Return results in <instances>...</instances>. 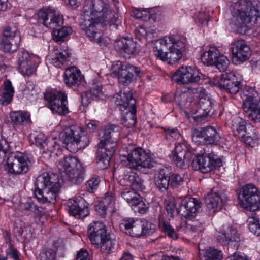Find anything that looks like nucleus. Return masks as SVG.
Listing matches in <instances>:
<instances>
[{"mask_svg": "<svg viewBox=\"0 0 260 260\" xmlns=\"http://www.w3.org/2000/svg\"><path fill=\"white\" fill-rule=\"evenodd\" d=\"M195 105L192 111V117L197 122H202L206 117L212 116L214 113L213 103L209 98H201L196 102Z\"/></svg>", "mask_w": 260, "mask_h": 260, "instance_id": "obj_18", "label": "nucleus"}, {"mask_svg": "<svg viewBox=\"0 0 260 260\" xmlns=\"http://www.w3.org/2000/svg\"><path fill=\"white\" fill-rule=\"evenodd\" d=\"M217 240L222 245H225L231 242L239 241V236L234 228L223 226L222 231L217 236Z\"/></svg>", "mask_w": 260, "mask_h": 260, "instance_id": "obj_30", "label": "nucleus"}, {"mask_svg": "<svg viewBox=\"0 0 260 260\" xmlns=\"http://www.w3.org/2000/svg\"><path fill=\"white\" fill-rule=\"evenodd\" d=\"M243 105V110L249 120L260 123V95L253 89Z\"/></svg>", "mask_w": 260, "mask_h": 260, "instance_id": "obj_11", "label": "nucleus"}, {"mask_svg": "<svg viewBox=\"0 0 260 260\" xmlns=\"http://www.w3.org/2000/svg\"><path fill=\"white\" fill-rule=\"evenodd\" d=\"M89 204L80 197L68 200L66 209L70 215L76 218H84L89 214Z\"/></svg>", "mask_w": 260, "mask_h": 260, "instance_id": "obj_17", "label": "nucleus"}, {"mask_svg": "<svg viewBox=\"0 0 260 260\" xmlns=\"http://www.w3.org/2000/svg\"><path fill=\"white\" fill-rule=\"evenodd\" d=\"M44 95L48 103V107L54 113L66 115L69 112L67 96L63 91L47 89Z\"/></svg>", "mask_w": 260, "mask_h": 260, "instance_id": "obj_9", "label": "nucleus"}, {"mask_svg": "<svg viewBox=\"0 0 260 260\" xmlns=\"http://www.w3.org/2000/svg\"><path fill=\"white\" fill-rule=\"evenodd\" d=\"M120 157L122 161L126 158L127 165L131 168L141 169L142 168H151L155 162L149 152L140 147L133 145L123 146L120 151Z\"/></svg>", "mask_w": 260, "mask_h": 260, "instance_id": "obj_5", "label": "nucleus"}, {"mask_svg": "<svg viewBox=\"0 0 260 260\" xmlns=\"http://www.w3.org/2000/svg\"><path fill=\"white\" fill-rule=\"evenodd\" d=\"M82 15L98 18L109 24L115 28L121 24V19L117 14L116 15L106 7L102 0H85L82 10Z\"/></svg>", "mask_w": 260, "mask_h": 260, "instance_id": "obj_6", "label": "nucleus"}, {"mask_svg": "<svg viewBox=\"0 0 260 260\" xmlns=\"http://www.w3.org/2000/svg\"><path fill=\"white\" fill-rule=\"evenodd\" d=\"M45 146L46 149H43L44 152L48 153L50 157L57 155L58 151L60 149V145L54 139L47 140Z\"/></svg>", "mask_w": 260, "mask_h": 260, "instance_id": "obj_48", "label": "nucleus"}, {"mask_svg": "<svg viewBox=\"0 0 260 260\" xmlns=\"http://www.w3.org/2000/svg\"><path fill=\"white\" fill-rule=\"evenodd\" d=\"M88 236L92 244L98 246L108 235L104 225L99 222H93L88 228Z\"/></svg>", "mask_w": 260, "mask_h": 260, "instance_id": "obj_24", "label": "nucleus"}, {"mask_svg": "<svg viewBox=\"0 0 260 260\" xmlns=\"http://www.w3.org/2000/svg\"><path fill=\"white\" fill-rule=\"evenodd\" d=\"M9 145L7 140L5 139L0 140V163L2 162L6 157V154Z\"/></svg>", "mask_w": 260, "mask_h": 260, "instance_id": "obj_59", "label": "nucleus"}, {"mask_svg": "<svg viewBox=\"0 0 260 260\" xmlns=\"http://www.w3.org/2000/svg\"><path fill=\"white\" fill-rule=\"evenodd\" d=\"M56 252L52 249L42 251L39 255L40 260H56Z\"/></svg>", "mask_w": 260, "mask_h": 260, "instance_id": "obj_57", "label": "nucleus"}, {"mask_svg": "<svg viewBox=\"0 0 260 260\" xmlns=\"http://www.w3.org/2000/svg\"><path fill=\"white\" fill-rule=\"evenodd\" d=\"M72 31V29L71 27H63L60 29L56 28L53 31L54 39L56 42H62Z\"/></svg>", "mask_w": 260, "mask_h": 260, "instance_id": "obj_50", "label": "nucleus"}, {"mask_svg": "<svg viewBox=\"0 0 260 260\" xmlns=\"http://www.w3.org/2000/svg\"><path fill=\"white\" fill-rule=\"evenodd\" d=\"M102 23L105 22L98 18L91 16L82 15L81 26L86 35L90 38L95 39L100 37V27Z\"/></svg>", "mask_w": 260, "mask_h": 260, "instance_id": "obj_20", "label": "nucleus"}, {"mask_svg": "<svg viewBox=\"0 0 260 260\" xmlns=\"http://www.w3.org/2000/svg\"><path fill=\"white\" fill-rule=\"evenodd\" d=\"M37 56L26 51H22L19 54L18 69L24 76H29L35 72Z\"/></svg>", "mask_w": 260, "mask_h": 260, "instance_id": "obj_22", "label": "nucleus"}, {"mask_svg": "<svg viewBox=\"0 0 260 260\" xmlns=\"http://www.w3.org/2000/svg\"><path fill=\"white\" fill-rule=\"evenodd\" d=\"M116 244V240L113 235L108 234L107 237L104 239L100 245L98 246L100 251L105 254L110 253Z\"/></svg>", "mask_w": 260, "mask_h": 260, "instance_id": "obj_44", "label": "nucleus"}, {"mask_svg": "<svg viewBox=\"0 0 260 260\" xmlns=\"http://www.w3.org/2000/svg\"><path fill=\"white\" fill-rule=\"evenodd\" d=\"M204 229V226L203 223L196 221H188L181 227L180 231L188 236H192L193 234L201 232Z\"/></svg>", "mask_w": 260, "mask_h": 260, "instance_id": "obj_39", "label": "nucleus"}, {"mask_svg": "<svg viewBox=\"0 0 260 260\" xmlns=\"http://www.w3.org/2000/svg\"><path fill=\"white\" fill-rule=\"evenodd\" d=\"M125 110L126 112L122 119V123L125 126L131 127L136 124L137 121L136 106L128 108Z\"/></svg>", "mask_w": 260, "mask_h": 260, "instance_id": "obj_45", "label": "nucleus"}, {"mask_svg": "<svg viewBox=\"0 0 260 260\" xmlns=\"http://www.w3.org/2000/svg\"><path fill=\"white\" fill-rule=\"evenodd\" d=\"M217 49L215 47H210L207 51L204 52L201 56V60L207 66H213L219 56Z\"/></svg>", "mask_w": 260, "mask_h": 260, "instance_id": "obj_43", "label": "nucleus"}, {"mask_svg": "<svg viewBox=\"0 0 260 260\" xmlns=\"http://www.w3.org/2000/svg\"><path fill=\"white\" fill-rule=\"evenodd\" d=\"M141 230L143 236L150 235L155 231V225L147 221H141Z\"/></svg>", "mask_w": 260, "mask_h": 260, "instance_id": "obj_55", "label": "nucleus"}, {"mask_svg": "<svg viewBox=\"0 0 260 260\" xmlns=\"http://www.w3.org/2000/svg\"><path fill=\"white\" fill-rule=\"evenodd\" d=\"M35 186V196L42 203L55 200L60 189L58 177L55 174L47 172L36 178Z\"/></svg>", "mask_w": 260, "mask_h": 260, "instance_id": "obj_4", "label": "nucleus"}, {"mask_svg": "<svg viewBox=\"0 0 260 260\" xmlns=\"http://www.w3.org/2000/svg\"><path fill=\"white\" fill-rule=\"evenodd\" d=\"M176 209V205L174 201H170L167 203L166 206V209L167 212L169 219L173 218L174 217V213Z\"/></svg>", "mask_w": 260, "mask_h": 260, "instance_id": "obj_64", "label": "nucleus"}, {"mask_svg": "<svg viewBox=\"0 0 260 260\" xmlns=\"http://www.w3.org/2000/svg\"><path fill=\"white\" fill-rule=\"evenodd\" d=\"M205 200L207 208L211 213H214L221 204L226 202L227 197L216 189L213 188L205 197Z\"/></svg>", "mask_w": 260, "mask_h": 260, "instance_id": "obj_25", "label": "nucleus"}, {"mask_svg": "<svg viewBox=\"0 0 260 260\" xmlns=\"http://www.w3.org/2000/svg\"><path fill=\"white\" fill-rule=\"evenodd\" d=\"M20 40L3 38L0 42V49L6 53H13L19 47Z\"/></svg>", "mask_w": 260, "mask_h": 260, "instance_id": "obj_40", "label": "nucleus"}, {"mask_svg": "<svg viewBox=\"0 0 260 260\" xmlns=\"http://www.w3.org/2000/svg\"><path fill=\"white\" fill-rule=\"evenodd\" d=\"M169 45L168 37H165L155 42L153 47L154 54L157 59L162 61H168V52L163 51V47H168Z\"/></svg>", "mask_w": 260, "mask_h": 260, "instance_id": "obj_36", "label": "nucleus"}, {"mask_svg": "<svg viewBox=\"0 0 260 260\" xmlns=\"http://www.w3.org/2000/svg\"><path fill=\"white\" fill-rule=\"evenodd\" d=\"M60 177L75 184H79L84 180V170L78 159L75 157H64L60 162Z\"/></svg>", "mask_w": 260, "mask_h": 260, "instance_id": "obj_7", "label": "nucleus"}, {"mask_svg": "<svg viewBox=\"0 0 260 260\" xmlns=\"http://www.w3.org/2000/svg\"><path fill=\"white\" fill-rule=\"evenodd\" d=\"M64 82L68 87H78L83 85L84 80L80 71L75 67L68 68L64 73Z\"/></svg>", "mask_w": 260, "mask_h": 260, "instance_id": "obj_27", "label": "nucleus"}, {"mask_svg": "<svg viewBox=\"0 0 260 260\" xmlns=\"http://www.w3.org/2000/svg\"><path fill=\"white\" fill-rule=\"evenodd\" d=\"M121 232L133 237L142 236L141 221L134 218L124 219L119 225Z\"/></svg>", "mask_w": 260, "mask_h": 260, "instance_id": "obj_26", "label": "nucleus"}, {"mask_svg": "<svg viewBox=\"0 0 260 260\" xmlns=\"http://www.w3.org/2000/svg\"><path fill=\"white\" fill-rule=\"evenodd\" d=\"M127 180L132 189L135 190L142 188L143 180L138 175L135 174H130L127 177Z\"/></svg>", "mask_w": 260, "mask_h": 260, "instance_id": "obj_52", "label": "nucleus"}, {"mask_svg": "<svg viewBox=\"0 0 260 260\" xmlns=\"http://www.w3.org/2000/svg\"><path fill=\"white\" fill-rule=\"evenodd\" d=\"M81 102L84 107H87L93 100V96L88 91L84 92L81 94Z\"/></svg>", "mask_w": 260, "mask_h": 260, "instance_id": "obj_62", "label": "nucleus"}, {"mask_svg": "<svg viewBox=\"0 0 260 260\" xmlns=\"http://www.w3.org/2000/svg\"><path fill=\"white\" fill-rule=\"evenodd\" d=\"M54 57L51 59V63L57 68H60L63 65L70 56L68 51L65 50L61 51L55 50H54Z\"/></svg>", "mask_w": 260, "mask_h": 260, "instance_id": "obj_42", "label": "nucleus"}, {"mask_svg": "<svg viewBox=\"0 0 260 260\" xmlns=\"http://www.w3.org/2000/svg\"><path fill=\"white\" fill-rule=\"evenodd\" d=\"M115 98L116 104L121 107V110H123L122 108L127 109L128 108L136 106V100L129 90L120 91L116 94Z\"/></svg>", "mask_w": 260, "mask_h": 260, "instance_id": "obj_31", "label": "nucleus"}, {"mask_svg": "<svg viewBox=\"0 0 260 260\" xmlns=\"http://www.w3.org/2000/svg\"><path fill=\"white\" fill-rule=\"evenodd\" d=\"M35 143L37 146H39L43 149H45V144L46 142L45 136L42 133H39L35 137Z\"/></svg>", "mask_w": 260, "mask_h": 260, "instance_id": "obj_60", "label": "nucleus"}, {"mask_svg": "<svg viewBox=\"0 0 260 260\" xmlns=\"http://www.w3.org/2000/svg\"><path fill=\"white\" fill-rule=\"evenodd\" d=\"M202 74L196 68L190 66L180 68L172 77V80L180 84L198 83Z\"/></svg>", "mask_w": 260, "mask_h": 260, "instance_id": "obj_13", "label": "nucleus"}, {"mask_svg": "<svg viewBox=\"0 0 260 260\" xmlns=\"http://www.w3.org/2000/svg\"><path fill=\"white\" fill-rule=\"evenodd\" d=\"M231 128L235 136L239 139L243 137L247 132V125L246 121L240 117L234 118L232 121Z\"/></svg>", "mask_w": 260, "mask_h": 260, "instance_id": "obj_37", "label": "nucleus"}, {"mask_svg": "<svg viewBox=\"0 0 260 260\" xmlns=\"http://www.w3.org/2000/svg\"><path fill=\"white\" fill-rule=\"evenodd\" d=\"M175 100L178 103V106L181 109L189 110L192 113V111L195 108L196 101H192L190 98H188V95L185 93H181L178 95H176Z\"/></svg>", "mask_w": 260, "mask_h": 260, "instance_id": "obj_38", "label": "nucleus"}, {"mask_svg": "<svg viewBox=\"0 0 260 260\" xmlns=\"http://www.w3.org/2000/svg\"><path fill=\"white\" fill-rule=\"evenodd\" d=\"M39 20L53 30L63 25L62 16L50 8H43L38 13Z\"/></svg>", "mask_w": 260, "mask_h": 260, "instance_id": "obj_15", "label": "nucleus"}, {"mask_svg": "<svg viewBox=\"0 0 260 260\" xmlns=\"http://www.w3.org/2000/svg\"><path fill=\"white\" fill-rule=\"evenodd\" d=\"M240 139L241 141L245 143L246 145L254 147L258 143L259 140L258 134L256 129L252 125L248 124L247 132H246L243 137H241Z\"/></svg>", "mask_w": 260, "mask_h": 260, "instance_id": "obj_34", "label": "nucleus"}, {"mask_svg": "<svg viewBox=\"0 0 260 260\" xmlns=\"http://www.w3.org/2000/svg\"><path fill=\"white\" fill-rule=\"evenodd\" d=\"M102 88V87L100 83H94L92 87H91L90 91L88 92L91 93L92 96H94L96 98L100 97L103 94Z\"/></svg>", "mask_w": 260, "mask_h": 260, "instance_id": "obj_61", "label": "nucleus"}, {"mask_svg": "<svg viewBox=\"0 0 260 260\" xmlns=\"http://www.w3.org/2000/svg\"><path fill=\"white\" fill-rule=\"evenodd\" d=\"M136 208L137 211L141 214H144L148 210V206L143 201H141V197H139L138 203L133 205Z\"/></svg>", "mask_w": 260, "mask_h": 260, "instance_id": "obj_63", "label": "nucleus"}, {"mask_svg": "<svg viewBox=\"0 0 260 260\" xmlns=\"http://www.w3.org/2000/svg\"><path fill=\"white\" fill-rule=\"evenodd\" d=\"M203 134H204V141L206 144L216 145L220 140L219 135L213 127H205V132Z\"/></svg>", "mask_w": 260, "mask_h": 260, "instance_id": "obj_41", "label": "nucleus"}, {"mask_svg": "<svg viewBox=\"0 0 260 260\" xmlns=\"http://www.w3.org/2000/svg\"><path fill=\"white\" fill-rule=\"evenodd\" d=\"M3 38L20 40V34L18 29L15 26H7L3 33Z\"/></svg>", "mask_w": 260, "mask_h": 260, "instance_id": "obj_51", "label": "nucleus"}, {"mask_svg": "<svg viewBox=\"0 0 260 260\" xmlns=\"http://www.w3.org/2000/svg\"><path fill=\"white\" fill-rule=\"evenodd\" d=\"M168 40L169 44H171L169 46L168 61L169 63L173 64L182 58L186 46V40L184 38H181L174 35L168 37Z\"/></svg>", "mask_w": 260, "mask_h": 260, "instance_id": "obj_16", "label": "nucleus"}, {"mask_svg": "<svg viewBox=\"0 0 260 260\" xmlns=\"http://www.w3.org/2000/svg\"><path fill=\"white\" fill-rule=\"evenodd\" d=\"M243 6L237 15L233 16L230 24L234 31L248 35L251 28L260 27V1H247Z\"/></svg>", "mask_w": 260, "mask_h": 260, "instance_id": "obj_2", "label": "nucleus"}, {"mask_svg": "<svg viewBox=\"0 0 260 260\" xmlns=\"http://www.w3.org/2000/svg\"><path fill=\"white\" fill-rule=\"evenodd\" d=\"M118 135V127L114 125L106 127L100 134V142L96 151V163L100 169H105L109 166L111 158L116 149L115 137Z\"/></svg>", "mask_w": 260, "mask_h": 260, "instance_id": "obj_3", "label": "nucleus"}, {"mask_svg": "<svg viewBox=\"0 0 260 260\" xmlns=\"http://www.w3.org/2000/svg\"><path fill=\"white\" fill-rule=\"evenodd\" d=\"M114 45L117 51L128 55L134 54L138 52V45L133 39L121 38L116 40Z\"/></svg>", "mask_w": 260, "mask_h": 260, "instance_id": "obj_29", "label": "nucleus"}, {"mask_svg": "<svg viewBox=\"0 0 260 260\" xmlns=\"http://www.w3.org/2000/svg\"><path fill=\"white\" fill-rule=\"evenodd\" d=\"M203 257L204 260H221L223 253L221 250L210 247L205 249Z\"/></svg>", "mask_w": 260, "mask_h": 260, "instance_id": "obj_46", "label": "nucleus"}, {"mask_svg": "<svg viewBox=\"0 0 260 260\" xmlns=\"http://www.w3.org/2000/svg\"><path fill=\"white\" fill-rule=\"evenodd\" d=\"M14 93V89L11 82L6 79L2 85V89L0 94V104L3 106H7L12 101Z\"/></svg>", "mask_w": 260, "mask_h": 260, "instance_id": "obj_32", "label": "nucleus"}, {"mask_svg": "<svg viewBox=\"0 0 260 260\" xmlns=\"http://www.w3.org/2000/svg\"><path fill=\"white\" fill-rule=\"evenodd\" d=\"M171 170L170 168H160L155 174L154 183L156 188L161 192L167 190L170 185V178Z\"/></svg>", "mask_w": 260, "mask_h": 260, "instance_id": "obj_28", "label": "nucleus"}, {"mask_svg": "<svg viewBox=\"0 0 260 260\" xmlns=\"http://www.w3.org/2000/svg\"><path fill=\"white\" fill-rule=\"evenodd\" d=\"M100 182V177L95 176L90 179L86 184V187L88 191L92 192L96 189Z\"/></svg>", "mask_w": 260, "mask_h": 260, "instance_id": "obj_56", "label": "nucleus"}, {"mask_svg": "<svg viewBox=\"0 0 260 260\" xmlns=\"http://www.w3.org/2000/svg\"><path fill=\"white\" fill-rule=\"evenodd\" d=\"M115 204V198L112 194L107 193L96 206V210L102 216H105L108 208H113Z\"/></svg>", "mask_w": 260, "mask_h": 260, "instance_id": "obj_33", "label": "nucleus"}, {"mask_svg": "<svg viewBox=\"0 0 260 260\" xmlns=\"http://www.w3.org/2000/svg\"><path fill=\"white\" fill-rule=\"evenodd\" d=\"M215 86L230 94L237 93L241 88L240 83L232 72H224L213 81Z\"/></svg>", "mask_w": 260, "mask_h": 260, "instance_id": "obj_14", "label": "nucleus"}, {"mask_svg": "<svg viewBox=\"0 0 260 260\" xmlns=\"http://www.w3.org/2000/svg\"><path fill=\"white\" fill-rule=\"evenodd\" d=\"M159 228L160 230L166 234L170 238L176 239L177 238V234L170 224L165 221L159 222Z\"/></svg>", "mask_w": 260, "mask_h": 260, "instance_id": "obj_53", "label": "nucleus"}, {"mask_svg": "<svg viewBox=\"0 0 260 260\" xmlns=\"http://www.w3.org/2000/svg\"><path fill=\"white\" fill-rule=\"evenodd\" d=\"M22 211H30L34 213L35 217H40L43 215V212L39 207L34 202H27L21 204Z\"/></svg>", "mask_w": 260, "mask_h": 260, "instance_id": "obj_49", "label": "nucleus"}, {"mask_svg": "<svg viewBox=\"0 0 260 260\" xmlns=\"http://www.w3.org/2000/svg\"><path fill=\"white\" fill-rule=\"evenodd\" d=\"M200 201L193 198L184 199L179 204V207L176 208L178 214L188 219L195 217L197 213L201 208Z\"/></svg>", "mask_w": 260, "mask_h": 260, "instance_id": "obj_19", "label": "nucleus"}, {"mask_svg": "<svg viewBox=\"0 0 260 260\" xmlns=\"http://www.w3.org/2000/svg\"><path fill=\"white\" fill-rule=\"evenodd\" d=\"M6 169L14 175L26 173L29 170L27 157L21 152L10 154L7 158Z\"/></svg>", "mask_w": 260, "mask_h": 260, "instance_id": "obj_12", "label": "nucleus"}, {"mask_svg": "<svg viewBox=\"0 0 260 260\" xmlns=\"http://www.w3.org/2000/svg\"><path fill=\"white\" fill-rule=\"evenodd\" d=\"M240 205L250 211L260 210V191L252 184L243 186L238 193Z\"/></svg>", "mask_w": 260, "mask_h": 260, "instance_id": "obj_8", "label": "nucleus"}, {"mask_svg": "<svg viewBox=\"0 0 260 260\" xmlns=\"http://www.w3.org/2000/svg\"><path fill=\"white\" fill-rule=\"evenodd\" d=\"M10 118L11 122L15 125H25L30 122L29 113L23 111L11 112Z\"/></svg>", "mask_w": 260, "mask_h": 260, "instance_id": "obj_35", "label": "nucleus"}, {"mask_svg": "<svg viewBox=\"0 0 260 260\" xmlns=\"http://www.w3.org/2000/svg\"><path fill=\"white\" fill-rule=\"evenodd\" d=\"M63 143L66 145H78L80 143L86 144L88 138L86 133L79 126L73 125L65 129L62 134Z\"/></svg>", "mask_w": 260, "mask_h": 260, "instance_id": "obj_23", "label": "nucleus"}, {"mask_svg": "<svg viewBox=\"0 0 260 260\" xmlns=\"http://www.w3.org/2000/svg\"><path fill=\"white\" fill-rule=\"evenodd\" d=\"M232 60L234 64H240L248 60L251 55L250 47L244 40H237L232 44Z\"/></svg>", "mask_w": 260, "mask_h": 260, "instance_id": "obj_21", "label": "nucleus"}, {"mask_svg": "<svg viewBox=\"0 0 260 260\" xmlns=\"http://www.w3.org/2000/svg\"><path fill=\"white\" fill-rule=\"evenodd\" d=\"M193 154L186 146L182 143L175 145L170 157L177 167L186 169L190 164L194 170H200L203 173H207L222 165L221 159L213 153L199 154L193 158Z\"/></svg>", "mask_w": 260, "mask_h": 260, "instance_id": "obj_1", "label": "nucleus"}, {"mask_svg": "<svg viewBox=\"0 0 260 260\" xmlns=\"http://www.w3.org/2000/svg\"><path fill=\"white\" fill-rule=\"evenodd\" d=\"M121 197L132 206L138 203L140 195L133 189H125L121 193Z\"/></svg>", "mask_w": 260, "mask_h": 260, "instance_id": "obj_47", "label": "nucleus"}, {"mask_svg": "<svg viewBox=\"0 0 260 260\" xmlns=\"http://www.w3.org/2000/svg\"><path fill=\"white\" fill-rule=\"evenodd\" d=\"M183 182V178L178 174H170V185L173 187H176L181 185Z\"/></svg>", "mask_w": 260, "mask_h": 260, "instance_id": "obj_58", "label": "nucleus"}, {"mask_svg": "<svg viewBox=\"0 0 260 260\" xmlns=\"http://www.w3.org/2000/svg\"><path fill=\"white\" fill-rule=\"evenodd\" d=\"M140 70L130 64H123L120 61L112 63L110 74L117 77L119 83L127 85L132 82L135 76H140Z\"/></svg>", "mask_w": 260, "mask_h": 260, "instance_id": "obj_10", "label": "nucleus"}, {"mask_svg": "<svg viewBox=\"0 0 260 260\" xmlns=\"http://www.w3.org/2000/svg\"><path fill=\"white\" fill-rule=\"evenodd\" d=\"M230 64V61L228 58L224 55H219L216 59L215 64L213 66L220 71H225Z\"/></svg>", "mask_w": 260, "mask_h": 260, "instance_id": "obj_54", "label": "nucleus"}]
</instances>
